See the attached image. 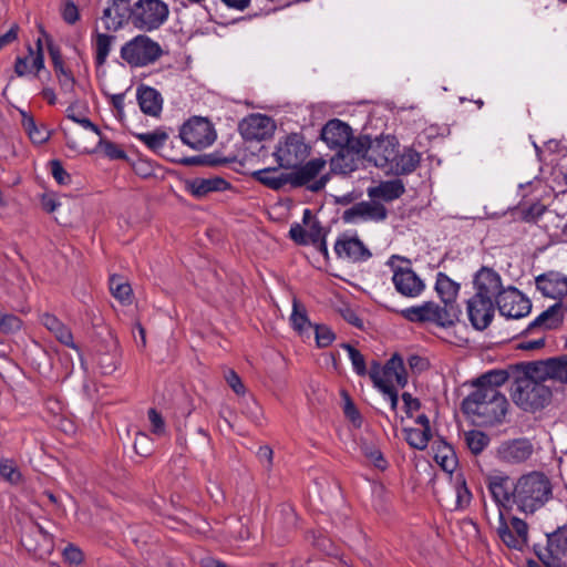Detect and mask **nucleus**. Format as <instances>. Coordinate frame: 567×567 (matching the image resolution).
I'll return each mask as SVG.
<instances>
[{"instance_id": "864d4df0", "label": "nucleus", "mask_w": 567, "mask_h": 567, "mask_svg": "<svg viewBox=\"0 0 567 567\" xmlns=\"http://www.w3.org/2000/svg\"><path fill=\"white\" fill-rule=\"evenodd\" d=\"M279 520L287 530L297 526L298 516L290 504H281L279 508Z\"/></svg>"}, {"instance_id": "412c9836", "label": "nucleus", "mask_w": 567, "mask_h": 567, "mask_svg": "<svg viewBox=\"0 0 567 567\" xmlns=\"http://www.w3.org/2000/svg\"><path fill=\"white\" fill-rule=\"evenodd\" d=\"M274 128V121L262 114H252L239 124L240 134L246 141L266 140L271 136Z\"/></svg>"}, {"instance_id": "aec40b11", "label": "nucleus", "mask_w": 567, "mask_h": 567, "mask_svg": "<svg viewBox=\"0 0 567 567\" xmlns=\"http://www.w3.org/2000/svg\"><path fill=\"white\" fill-rule=\"evenodd\" d=\"M475 293L473 296L496 300L505 290L502 286L501 276L488 267H482L474 277Z\"/></svg>"}, {"instance_id": "f8f14e48", "label": "nucleus", "mask_w": 567, "mask_h": 567, "mask_svg": "<svg viewBox=\"0 0 567 567\" xmlns=\"http://www.w3.org/2000/svg\"><path fill=\"white\" fill-rule=\"evenodd\" d=\"M365 138L359 135L354 141L337 148V154L330 159L331 171L336 174L348 175L358 168L359 162L364 159Z\"/></svg>"}, {"instance_id": "b1692460", "label": "nucleus", "mask_w": 567, "mask_h": 567, "mask_svg": "<svg viewBox=\"0 0 567 567\" xmlns=\"http://www.w3.org/2000/svg\"><path fill=\"white\" fill-rule=\"evenodd\" d=\"M229 188H231V184L219 176L195 177L185 181V190L197 199H202L210 193L225 192Z\"/></svg>"}, {"instance_id": "423d86ee", "label": "nucleus", "mask_w": 567, "mask_h": 567, "mask_svg": "<svg viewBox=\"0 0 567 567\" xmlns=\"http://www.w3.org/2000/svg\"><path fill=\"white\" fill-rule=\"evenodd\" d=\"M182 142L193 150H203L210 146L217 137L213 123L202 116L188 118L179 128Z\"/></svg>"}, {"instance_id": "c9c22d12", "label": "nucleus", "mask_w": 567, "mask_h": 567, "mask_svg": "<svg viewBox=\"0 0 567 567\" xmlns=\"http://www.w3.org/2000/svg\"><path fill=\"white\" fill-rule=\"evenodd\" d=\"M277 167H267L251 173V177L272 190H279L288 184L287 173L276 175Z\"/></svg>"}, {"instance_id": "e433bc0d", "label": "nucleus", "mask_w": 567, "mask_h": 567, "mask_svg": "<svg viewBox=\"0 0 567 567\" xmlns=\"http://www.w3.org/2000/svg\"><path fill=\"white\" fill-rule=\"evenodd\" d=\"M174 163H178L184 166H220L233 163L235 157H220L216 154H204L189 157H171Z\"/></svg>"}, {"instance_id": "f03ea898", "label": "nucleus", "mask_w": 567, "mask_h": 567, "mask_svg": "<svg viewBox=\"0 0 567 567\" xmlns=\"http://www.w3.org/2000/svg\"><path fill=\"white\" fill-rule=\"evenodd\" d=\"M514 496L517 511L534 514L553 498V484L545 473L533 471L515 481Z\"/></svg>"}, {"instance_id": "0eeeda50", "label": "nucleus", "mask_w": 567, "mask_h": 567, "mask_svg": "<svg viewBox=\"0 0 567 567\" xmlns=\"http://www.w3.org/2000/svg\"><path fill=\"white\" fill-rule=\"evenodd\" d=\"M326 167V161L323 158H312L303 165L291 167L293 171L287 173L288 184L293 188L307 186V189L313 193L322 190L328 181L329 175H322L318 179L316 177Z\"/></svg>"}, {"instance_id": "4d7b16f0", "label": "nucleus", "mask_w": 567, "mask_h": 567, "mask_svg": "<svg viewBox=\"0 0 567 567\" xmlns=\"http://www.w3.org/2000/svg\"><path fill=\"white\" fill-rule=\"evenodd\" d=\"M313 329L316 334V342L319 348H326L330 346L336 339L333 331L324 324H316Z\"/></svg>"}, {"instance_id": "c756f323", "label": "nucleus", "mask_w": 567, "mask_h": 567, "mask_svg": "<svg viewBox=\"0 0 567 567\" xmlns=\"http://www.w3.org/2000/svg\"><path fill=\"white\" fill-rule=\"evenodd\" d=\"M41 323L54 334V337L64 346L75 349L76 346L73 341L71 330L51 313H43L41 316Z\"/></svg>"}, {"instance_id": "69168bd1", "label": "nucleus", "mask_w": 567, "mask_h": 567, "mask_svg": "<svg viewBox=\"0 0 567 567\" xmlns=\"http://www.w3.org/2000/svg\"><path fill=\"white\" fill-rule=\"evenodd\" d=\"M309 240L311 245H317V241H320L327 237V230L321 226L320 221L315 219L310 226L309 230H307Z\"/></svg>"}, {"instance_id": "6ab92c4d", "label": "nucleus", "mask_w": 567, "mask_h": 567, "mask_svg": "<svg viewBox=\"0 0 567 567\" xmlns=\"http://www.w3.org/2000/svg\"><path fill=\"white\" fill-rule=\"evenodd\" d=\"M320 137L331 150L350 144L355 138L351 126L339 118L329 120L321 128Z\"/></svg>"}, {"instance_id": "1a4fd4ad", "label": "nucleus", "mask_w": 567, "mask_h": 567, "mask_svg": "<svg viewBox=\"0 0 567 567\" xmlns=\"http://www.w3.org/2000/svg\"><path fill=\"white\" fill-rule=\"evenodd\" d=\"M310 147L305 143V138L299 133H291L280 140L274 156L279 167L290 168L297 167L309 155Z\"/></svg>"}, {"instance_id": "13d9d810", "label": "nucleus", "mask_w": 567, "mask_h": 567, "mask_svg": "<svg viewBox=\"0 0 567 567\" xmlns=\"http://www.w3.org/2000/svg\"><path fill=\"white\" fill-rule=\"evenodd\" d=\"M313 546L328 556L338 555V548L334 543L322 534L313 537Z\"/></svg>"}, {"instance_id": "c85d7f7f", "label": "nucleus", "mask_w": 567, "mask_h": 567, "mask_svg": "<svg viewBox=\"0 0 567 567\" xmlns=\"http://www.w3.org/2000/svg\"><path fill=\"white\" fill-rule=\"evenodd\" d=\"M421 162V154L409 147L404 148L402 154L395 153V158L391 162L390 169L396 175H408L416 169Z\"/></svg>"}, {"instance_id": "8fccbe9b", "label": "nucleus", "mask_w": 567, "mask_h": 567, "mask_svg": "<svg viewBox=\"0 0 567 567\" xmlns=\"http://www.w3.org/2000/svg\"><path fill=\"white\" fill-rule=\"evenodd\" d=\"M97 150L102 151L110 159H126V153L114 142L100 136Z\"/></svg>"}, {"instance_id": "473e14b6", "label": "nucleus", "mask_w": 567, "mask_h": 567, "mask_svg": "<svg viewBox=\"0 0 567 567\" xmlns=\"http://www.w3.org/2000/svg\"><path fill=\"white\" fill-rule=\"evenodd\" d=\"M405 192L404 184L401 179H391L380 183V185L369 189V196L372 198H381L384 202H392L401 197Z\"/></svg>"}, {"instance_id": "de8ad7c7", "label": "nucleus", "mask_w": 567, "mask_h": 567, "mask_svg": "<svg viewBox=\"0 0 567 567\" xmlns=\"http://www.w3.org/2000/svg\"><path fill=\"white\" fill-rule=\"evenodd\" d=\"M550 379L567 383V355L550 358Z\"/></svg>"}, {"instance_id": "5fc2aeb1", "label": "nucleus", "mask_w": 567, "mask_h": 567, "mask_svg": "<svg viewBox=\"0 0 567 567\" xmlns=\"http://www.w3.org/2000/svg\"><path fill=\"white\" fill-rule=\"evenodd\" d=\"M22 327V321L19 317L12 313H2L0 311V331L2 333H14Z\"/></svg>"}, {"instance_id": "6e6552de", "label": "nucleus", "mask_w": 567, "mask_h": 567, "mask_svg": "<svg viewBox=\"0 0 567 567\" xmlns=\"http://www.w3.org/2000/svg\"><path fill=\"white\" fill-rule=\"evenodd\" d=\"M396 312L405 320L414 323L431 322L442 328H450L456 323L452 318L451 309H443L434 301H425L420 306L409 307Z\"/></svg>"}, {"instance_id": "bf43d9fd", "label": "nucleus", "mask_w": 567, "mask_h": 567, "mask_svg": "<svg viewBox=\"0 0 567 567\" xmlns=\"http://www.w3.org/2000/svg\"><path fill=\"white\" fill-rule=\"evenodd\" d=\"M51 173L59 185H68L71 183V175L64 169L59 159L50 162Z\"/></svg>"}, {"instance_id": "a211bd4d", "label": "nucleus", "mask_w": 567, "mask_h": 567, "mask_svg": "<svg viewBox=\"0 0 567 567\" xmlns=\"http://www.w3.org/2000/svg\"><path fill=\"white\" fill-rule=\"evenodd\" d=\"M434 289L443 303L441 307L446 310L451 309L453 313L452 318L457 322L460 316L462 315V310L456 303V298L460 291V284L452 280L446 274L439 272L436 275Z\"/></svg>"}, {"instance_id": "09e8293b", "label": "nucleus", "mask_w": 567, "mask_h": 567, "mask_svg": "<svg viewBox=\"0 0 567 567\" xmlns=\"http://www.w3.org/2000/svg\"><path fill=\"white\" fill-rule=\"evenodd\" d=\"M341 347L348 351L349 358L351 360L355 373L360 377H364L368 373V370L363 354L349 343H342Z\"/></svg>"}, {"instance_id": "0e129e2a", "label": "nucleus", "mask_w": 567, "mask_h": 567, "mask_svg": "<svg viewBox=\"0 0 567 567\" xmlns=\"http://www.w3.org/2000/svg\"><path fill=\"white\" fill-rule=\"evenodd\" d=\"M97 365L100 372L104 375L112 374L117 369V364L114 358L106 353L99 355Z\"/></svg>"}, {"instance_id": "4468645a", "label": "nucleus", "mask_w": 567, "mask_h": 567, "mask_svg": "<svg viewBox=\"0 0 567 567\" xmlns=\"http://www.w3.org/2000/svg\"><path fill=\"white\" fill-rule=\"evenodd\" d=\"M485 483L499 511L511 509L515 505V482L507 474H489L485 477Z\"/></svg>"}, {"instance_id": "a18cd8bd", "label": "nucleus", "mask_w": 567, "mask_h": 567, "mask_svg": "<svg viewBox=\"0 0 567 567\" xmlns=\"http://www.w3.org/2000/svg\"><path fill=\"white\" fill-rule=\"evenodd\" d=\"M136 138L143 142L151 151L161 150L168 138L165 131L156 130L154 132L136 134Z\"/></svg>"}, {"instance_id": "e2e57ef3", "label": "nucleus", "mask_w": 567, "mask_h": 567, "mask_svg": "<svg viewBox=\"0 0 567 567\" xmlns=\"http://www.w3.org/2000/svg\"><path fill=\"white\" fill-rule=\"evenodd\" d=\"M472 493L468 489L466 482L463 481L456 486V506L457 508H465L470 505Z\"/></svg>"}, {"instance_id": "49530a36", "label": "nucleus", "mask_w": 567, "mask_h": 567, "mask_svg": "<svg viewBox=\"0 0 567 567\" xmlns=\"http://www.w3.org/2000/svg\"><path fill=\"white\" fill-rule=\"evenodd\" d=\"M293 309L290 316V321L295 330L302 332L306 327H312L308 319L307 311L296 299L293 300Z\"/></svg>"}, {"instance_id": "39448f33", "label": "nucleus", "mask_w": 567, "mask_h": 567, "mask_svg": "<svg viewBox=\"0 0 567 567\" xmlns=\"http://www.w3.org/2000/svg\"><path fill=\"white\" fill-rule=\"evenodd\" d=\"M162 53L161 45L143 34L136 35L121 48V58L132 68L152 64Z\"/></svg>"}, {"instance_id": "9b49d317", "label": "nucleus", "mask_w": 567, "mask_h": 567, "mask_svg": "<svg viewBox=\"0 0 567 567\" xmlns=\"http://www.w3.org/2000/svg\"><path fill=\"white\" fill-rule=\"evenodd\" d=\"M393 259H400L406 262L408 265H410L411 261L408 258L400 257L396 255H393L389 260L388 264L391 266L393 271L392 282L394 285L395 290L406 298L419 297L425 289L424 281L415 274V271L410 266H393Z\"/></svg>"}, {"instance_id": "a878e982", "label": "nucleus", "mask_w": 567, "mask_h": 567, "mask_svg": "<svg viewBox=\"0 0 567 567\" xmlns=\"http://www.w3.org/2000/svg\"><path fill=\"white\" fill-rule=\"evenodd\" d=\"M563 311H565L564 302L558 301L554 303L548 309L543 311L538 317H536L524 330V333H530L538 328L546 330H554L559 328L564 322Z\"/></svg>"}, {"instance_id": "37998d69", "label": "nucleus", "mask_w": 567, "mask_h": 567, "mask_svg": "<svg viewBox=\"0 0 567 567\" xmlns=\"http://www.w3.org/2000/svg\"><path fill=\"white\" fill-rule=\"evenodd\" d=\"M404 433L408 444L411 447L420 451L426 449L429 441L432 437L431 431L422 429H404Z\"/></svg>"}, {"instance_id": "4be33fe9", "label": "nucleus", "mask_w": 567, "mask_h": 567, "mask_svg": "<svg viewBox=\"0 0 567 567\" xmlns=\"http://www.w3.org/2000/svg\"><path fill=\"white\" fill-rule=\"evenodd\" d=\"M386 217L388 209L378 202H360L342 214L344 223H355L358 219L382 221Z\"/></svg>"}, {"instance_id": "7ed1b4c3", "label": "nucleus", "mask_w": 567, "mask_h": 567, "mask_svg": "<svg viewBox=\"0 0 567 567\" xmlns=\"http://www.w3.org/2000/svg\"><path fill=\"white\" fill-rule=\"evenodd\" d=\"M551 395L549 386L532 379H517L512 390L513 401L527 412L545 408L550 402Z\"/></svg>"}, {"instance_id": "393cba45", "label": "nucleus", "mask_w": 567, "mask_h": 567, "mask_svg": "<svg viewBox=\"0 0 567 567\" xmlns=\"http://www.w3.org/2000/svg\"><path fill=\"white\" fill-rule=\"evenodd\" d=\"M536 287L545 297L561 300L567 295V277L548 271L536 277Z\"/></svg>"}, {"instance_id": "f704fd0d", "label": "nucleus", "mask_w": 567, "mask_h": 567, "mask_svg": "<svg viewBox=\"0 0 567 567\" xmlns=\"http://www.w3.org/2000/svg\"><path fill=\"white\" fill-rule=\"evenodd\" d=\"M432 449L434 451L435 462L442 470L452 473L457 465L456 455L452 445L444 440H440L439 442H434Z\"/></svg>"}, {"instance_id": "ddd939ff", "label": "nucleus", "mask_w": 567, "mask_h": 567, "mask_svg": "<svg viewBox=\"0 0 567 567\" xmlns=\"http://www.w3.org/2000/svg\"><path fill=\"white\" fill-rule=\"evenodd\" d=\"M498 311L508 319H520L532 311V301L515 287H508L496 299Z\"/></svg>"}, {"instance_id": "cd10ccee", "label": "nucleus", "mask_w": 567, "mask_h": 567, "mask_svg": "<svg viewBox=\"0 0 567 567\" xmlns=\"http://www.w3.org/2000/svg\"><path fill=\"white\" fill-rule=\"evenodd\" d=\"M381 378L389 383H392L393 379L401 388H404L408 383V373L404 367L403 359L400 354L394 353L388 362L381 367Z\"/></svg>"}, {"instance_id": "f3484780", "label": "nucleus", "mask_w": 567, "mask_h": 567, "mask_svg": "<svg viewBox=\"0 0 567 567\" xmlns=\"http://www.w3.org/2000/svg\"><path fill=\"white\" fill-rule=\"evenodd\" d=\"M467 316L471 324L478 331L485 330L495 313V302L489 298L472 296L467 300Z\"/></svg>"}, {"instance_id": "4c0bfd02", "label": "nucleus", "mask_w": 567, "mask_h": 567, "mask_svg": "<svg viewBox=\"0 0 567 567\" xmlns=\"http://www.w3.org/2000/svg\"><path fill=\"white\" fill-rule=\"evenodd\" d=\"M546 536L549 550L563 558L567 554V526H559Z\"/></svg>"}, {"instance_id": "774afa93", "label": "nucleus", "mask_w": 567, "mask_h": 567, "mask_svg": "<svg viewBox=\"0 0 567 567\" xmlns=\"http://www.w3.org/2000/svg\"><path fill=\"white\" fill-rule=\"evenodd\" d=\"M148 420L152 425V432L156 435H163L165 433V422L162 415L155 410H148Z\"/></svg>"}, {"instance_id": "a19ab883", "label": "nucleus", "mask_w": 567, "mask_h": 567, "mask_svg": "<svg viewBox=\"0 0 567 567\" xmlns=\"http://www.w3.org/2000/svg\"><path fill=\"white\" fill-rule=\"evenodd\" d=\"M550 358L546 360L528 362L525 367V375L523 379H532L536 381H545L550 379Z\"/></svg>"}, {"instance_id": "052dcab7", "label": "nucleus", "mask_w": 567, "mask_h": 567, "mask_svg": "<svg viewBox=\"0 0 567 567\" xmlns=\"http://www.w3.org/2000/svg\"><path fill=\"white\" fill-rule=\"evenodd\" d=\"M63 558L70 565H80L84 560V554L80 547L69 544L62 551Z\"/></svg>"}, {"instance_id": "9d476101", "label": "nucleus", "mask_w": 567, "mask_h": 567, "mask_svg": "<svg viewBox=\"0 0 567 567\" xmlns=\"http://www.w3.org/2000/svg\"><path fill=\"white\" fill-rule=\"evenodd\" d=\"M365 138L364 144V159L372 163L380 168L390 167L391 162L395 158L398 153L399 143L394 136H379L374 140L370 135L361 134Z\"/></svg>"}, {"instance_id": "72a5a7b5", "label": "nucleus", "mask_w": 567, "mask_h": 567, "mask_svg": "<svg viewBox=\"0 0 567 567\" xmlns=\"http://www.w3.org/2000/svg\"><path fill=\"white\" fill-rule=\"evenodd\" d=\"M21 117L22 127L32 143L43 144L49 141L51 131L44 124L38 125L34 117L24 111H21Z\"/></svg>"}, {"instance_id": "f257e3e1", "label": "nucleus", "mask_w": 567, "mask_h": 567, "mask_svg": "<svg viewBox=\"0 0 567 567\" xmlns=\"http://www.w3.org/2000/svg\"><path fill=\"white\" fill-rule=\"evenodd\" d=\"M508 401L502 392L474 389L461 403L462 412L478 426L501 424L507 413Z\"/></svg>"}, {"instance_id": "bb28decb", "label": "nucleus", "mask_w": 567, "mask_h": 567, "mask_svg": "<svg viewBox=\"0 0 567 567\" xmlns=\"http://www.w3.org/2000/svg\"><path fill=\"white\" fill-rule=\"evenodd\" d=\"M136 99L141 111L151 116L159 115L163 105L161 93L151 86L140 85L136 92Z\"/></svg>"}, {"instance_id": "3c124183", "label": "nucleus", "mask_w": 567, "mask_h": 567, "mask_svg": "<svg viewBox=\"0 0 567 567\" xmlns=\"http://www.w3.org/2000/svg\"><path fill=\"white\" fill-rule=\"evenodd\" d=\"M41 32L45 38L47 48H48L50 58L52 60V64H53V69L55 71V73L65 70L60 48L54 44L52 38L43 29L41 30Z\"/></svg>"}, {"instance_id": "dca6fc26", "label": "nucleus", "mask_w": 567, "mask_h": 567, "mask_svg": "<svg viewBox=\"0 0 567 567\" xmlns=\"http://www.w3.org/2000/svg\"><path fill=\"white\" fill-rule=\"evenodd\" d=\"M333 250L338 258L351 262H363L372 257L370 249L355 235H340L334 243Z\"/></svg>"}, {"instance_id": "7c9ffc66", "label": "nucleus", "mask_w": 567, "mask_h": 567, "mask_svg": "<svg viewBox=\"0 0 567 567\" xmlns=\"http://www.w3.org/2000/svg\"><path fill=\"white\" fill-rule=\"evenodd\" d=\"M381 373V364L378 361H372L369 377L373 382V385L380 390L384 395L389 398L391 410L396 411L399 403V394L393 383H389L383 380L380 375Z\"/></svg>"}, {"instance_id": "338daca9", "label": "nucleus", "mask_w": 567, "mask_h": 567, "mask_svg": "<svg viewBox=\"0 0 567 567\" xmlns=\"http://www.w3.org/2000/svg\"><path fill=\"white\" fill-rule=\"evenodd\" d=\"M511 526L513 528V532L519 539L523 540V544L526 545L528 540V525L525 520L513 516L511 519Z\"/></svg>"}, {"instance_id": "680f3d73", "label": "nucleus", "mask_w": 567, "mask_h": 567, "mask_svg": "<svg viewBox=\"0 0 567 567\" xmlns=\"http://www.w3.org/2000/svg\"><path fill=\"white\" fill-rule=\"evenodd\" d=\"M289 237L297 244L301 246L310 245L309 236L307 230L298 223L291 225L289 230Z\"/></svg>"}, {"instance_id": "c03bdc74", "label": "nucleus", "mask_w": 567, "mask_h": 567, "mask_svg": "<svg viewBox=\"0 0 567 567\" xmlns=\"http://www.w3.org/2000/svg\"><path fill=\"white\" fill-rule=\"evenodd\" d=\"M115 38L105 33H97L95 39V64L103 66L111 51L112 42Z\"/></svg>"}, {"instance_id": "6e6d98bb", "label": "nucleus", "mask_w": 567, "mask_h": 567, "mask_svg": "<svg viewBox=\"0 0 567 567\" xmlns=\"http://www.w3.org/2000/svg\"><path fill=\"white\" fill-rule=\"evenodd\" d=\"M61 17L68 24H75L80 20V11L72 0H64L61 4Z\"/></svg>"}, {"instance_id": "58836bf2", "label": "nucleus", "mask_w": 567, "mask_h": 567, "mask_svg": "<svg viewBox=\"0 0 567 567\" xmlns=\"http://www.w3.org/2000/svg\"><path fill=\"white\" fill-rule=\"evenodd\" d=\"M110 291L112 296L122 303L130 305L132 302L131 285L120 275L110 277Z\"/></svg>"}, {"instance_id": "5701e85b", "label": "nucleus", "mask_w": 567, "mask_h": 567, "mask_svg": "<svg viewBox=\"0 0 567 567\" xmlns=\"http://www.w3.org/2000/svg\"><path fill=\"white\" fill-rule=\"evenodd\" d=\"M533 452V444L527 439H515L499 445L497 457L508 464H520L526 462Z\"/></svg>"}, {"instance_id": "20e7f679", "label": "nucleus", "mask_w": 567, "mask_h": 567, "mask_svg": "<svg viewBox=\"0 0 567 567\" xmlns=\"http://www.w3.org/2000/svg\"><path fill=\"white\" fill-rule=\"evenodd\" d=\"M168 14V6L162 0H138L130 8L128 18L134 27L153 31L164 24Z\"/></svg>"}, {"instance_id": "2f4dec72", "label": "nucleus", "mask_w": 567, "mask_h": 567, "mask_svg": "<svg viewBox=\"0 0 567 567\" xmlns=\"http://www.w3.org/2000/svg\"><path fill=\"white\" fill-rule=\"evenodd\" d=\"M509 374L505 370H491L472 381V386L476 390L486 391L492 389L494 392H501L499 388L506 383Z\"/></svg>"}, {"instance_id": "2eb2a0df", "label": "nucleus", "mask_w": 567, "mask_h": 567, "mask_svg": "<svg viewBox=\"0 0 567 567\" xmlns=\"http://www.w3.org/2000/svg\"><path fill=\"white\" fill-rule=\"evenodd\" d=\"M21 544L38 558L50 556L54 549L53 535L38 523L21 536Z\"/></svg>"}, {"instance_id": "79ce46f5", "label": "nucleus", "mask_w": 567, "mask_h": 567, "mask_svg": "<svg viewBox=\"0 0 567 567\" xmlns=\"http://www.w3.org/2000/svg\"><path fill=\"white\" fill-rule=\"evenodd\" d=\"M468 450L474 454H481L489 443V436L482 431L471 430L464 434Z\"/></svg>"}, {"instance_id": "ea45409f", "label": "nucleus", "mask_w": 567, "mask_h": 567, "mask_svg": "<svg viewBox=\"0 0 567 567\" xmlns=\"http://www.w3.org/2000/svg\"><path fill=\"white\" fill-rule=\"evenodd\" d=\"M497 535H498L499 539L508 548L522 550L523 547L525 546L523 544V540L519 539V537H517L515 535V533L508 526V524H507V522H506L502 511H499V524H498V527H497Z\"/></svg>"}, {"instance_id": "603ef678", "label": "nucleus", "mask_w": 567, "mask_h": 567, "mask_svg": "<svg viewBox=\"0 0 567 567\" xmlns=\"http://www.w3.org/2000/svg\"><path fill=\"white\" fill-rule=\"evenodd\" d=\"M363 455L379 470L384 471L388 467V461L384 458L382 452L371 445L364 444L361 446Z\"/></svg>"}]
</instances>
